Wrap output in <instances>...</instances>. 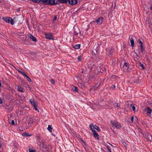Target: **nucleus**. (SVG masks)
I'll use <instances>...</instances> for the list:
<instances>
[{
    "mask_svg": "<svg viewBox=\"0 0 152 152\" xmlns=\"http://www.w3.org/2000/svg\"><path fill=\"white\" fill-rule=\"evenodd\" d=\"M10 20L9 22V23H10L12 25H13L14 24V22L12 18H10Z\"/></svg>",
    "mask_w": 152,
    "mask_h": 152,
    "instance_id": "29",
    "label": "nucleus"
},
{
    "mask_svg": "<svg viewBox=\"0 0 152 152\" xmlns=\"http://www.w3.org/2000/svg\"><path fill=\"white\" fill-rule=\"evenodd\" d=\"M50 82L51 83L53 84H55V80L53 79H51L50 80Z\"/></svg>",
    "mask_w": 152,
    "mask_h": 152,
    "instance_id": "32",
    "label": "nucleus"
},
{
    "mask_svg": "<svg viewBox=\"0 0 152 152\" xmlns=\"http://www.w3.org/2000/svg\"><path fill=\"white\" fill-rule=\"evenodd\" d=\"M147 110V115L149 116H151V114L152 111V110L149 107H147L146 108Z\"/></svg>",
    "mask_w": 152,
    "mask_h": 152,
    "instance_id": "10",
    "label": "nucleus"
},
{
    "mask_svg": "<svg viewBox=\"0 0 152 152\" xmlns=\"http://www.w3.org/2000/svg\"><path fill=\"white\" fill-rule=\"evenodd\" d=\"M22 135L23 136H25L26 137H27L28 136H30L28 134V133H27L26 132L23 133L22 134Z\"/></svg>",
    "mask_w": 152,
    "mask_h": 152,
    "instance_id": "27",
    "label": "nucleus"
},
{
    "mask_svg": "<svg viewBox=\"0 0 152 152\" xmlns=\"http://www.w3.org/2000/svg\"><path fill=\"white\" fill-rule=\"evenodd\" d=\"M27 37L26 36H24L23 37V39H25V40H24V43L25 44V45H29L30 44V42H28V43H27L26 42L28 41V39H27Z\"/></svg>",
    "mask_w": 152,
    "mask_h": 152,
    "instance_id": "16",
    "label": "nucleus"
},
{
    "mask_svg": "<svg viewBox=\"0 0 152 152\" xmlns=\"http://www.w3.org/2000/svg\"><path fill=\"white\" fill-rule=\"evenodd\" d=\"M144 137L145 138H147L150 142L152 141V136L151 134L146 133L145 134Z\"/></svg>",
    "mask_w": 152,
    "mask_h": 152,
    "instance_id": "5",
    "label": "nucleus"
},
{
    "mask_svg": "<svg viewBox=\"0 0 152 152\" xmlns=\"http://www.w3.org/2000/svg\"><path fill=\"white\" fill-rule=\"evenodd\" d=\"M124 66H126V67H127L128 68V66H129V64L127 63L126 62H125L124 63Z\"/></svg>",
    "mask_w": 152,
    "mask_h": 152,
    "instance_id": "30",
    "label": "nucleus"
},
{
    "mask_svg": "<svg viewBox=\"0 0 152 152\" xmlns=\"http://www.w3.org/2000/svg\"><path fill=\"white\" fill-rule=\"evenodd\" d=\"M111 88L113 90L115 89V86L114 85H112L111 86Z\"/></svg>",
    "mask_w": 152,
    "mask_h": 152,
    "instance_id": "37",
    "label": "nucleus"
},
{
    "mask_svg": "<svg viewBox=\"0 0 152 152\" xmlns=\"http://www.w3.org/2000/svg\"><path fill=\"white\" fill-rule=\"evenodd\" d=\"M27 80L28 82H31V79L27 76L26 77Z\"/></svg>",
    "mask_w": 152,
    "mask_h": 152,
    "instance_id": "34",
    "label": "nucleus"
},
{
    "mask_svg": "<svg viewBox=\"0 0 152 152\" xmlns=\"http://www.w3.org/2000/svg\"><path fill=\"white\" fill-rule=\"evenodd\" d=\"M57 2V1H56V0H49L48 5L50 4L51 5H53L56 4Z\"/></svg>",
    "mask_w": 152,
    "mask_h": 152,
    "instance_id": "6",
    "label": "nucleus"
},
{
    "mask_svg": "<svg viewBox=\"0 0 152 152\" xmlns=\"http://www.w3.org/2000/svg\"><path fill=\"white\" fill-rule=\"evenodd\" d=\"M110 123L113 127H115L117 129H119L121 127L120 123L116 121L115 120L111 121Z\"/></svg>",
    "mask_w": 152,
    "mask_h": 152,
    "instance_id": "1",
    "label": "nucleus"
},
{
    "mask_svg": "<svg viewBox=\"0 0 152 152\" xmlns=\"http://www.w3.org/2000/svg\"><path fill=\"white\" fill-rule=\"evenodd\" d=\"M96 129L97 130V131L98 132H100V129H99V128L97 126H96V125H95V128L94 129Z\"/></svg>",
    "mask_w": 152,
    "mask_h": 152,
    "instance_id": "28",
    "label": "nucleus"
},
{
    "mask_svg": "<svg viewBox=\"0 0 152 152\" xmlns=\"http://www.w3.org/2000/svg\"><path fill=\"white\" fill-rule=\"evenodd\" d=\"M10 17H3V19L7 23H9L10 19V18H11Z\"/></svg>",
    "mask_w": 152,
    "mask_h": 152,
    "instance_id": "15",
    "label": "nucleus"
},
{
    "mask_svg": "<svg viewBox=\"0 0 152 152\" xmlns=\"http://www.w3.org/2000/svg\"><path fill=\"white\" fill-rule=\"evenodd\" d=\"M17 70L19 73H20L21 74H22V73L23 72H22V71H21L19 69H17Z\"/></svg>",
    "mask_w": 152,
    "mask_h": 152,
    "instance_id": "42",
    "label": "nucleus"
},
{
    "mask_svg": "<svg viewBox=\"0 0 152 152\" xmlns=\"http://www.w3.org/2000/svg\"><path fill=\"white\" fill-rule=\"evenodd\" d=\"M77 59H78V61H81V56H79L78 57V58H77Z\"/></svg>",
    "mask_w": 152,
    "mask_h": 152,
    "instance_id": "38",
    "label": "nucleus"
},
{
    "mask_svg": "<svg viewBox=\"0 0 152 152\" xmlns=\"http://www.w3.org/2000/svg\"><path fill=\"white\" fill-rule=\"evenodd\" d=\"M106 54L109 56H111L114 51V50L111 47H109L106 48Z\"/></svg>",
    "mask_w": 152,
    "mask_h": 152,
    "instance_id": "2",
    "label": "nucleus"
},
{
    "mask_svg": "<svg viewBox=\"0 0 152 152\" xmlns=\"http://www.w3.org/2000/svg\"><path fill=\"white\" fill-rule=\"evenodd\" d=\"M117 107H120L119 106V105L118 104V103L117 104Z\"/></svg>",
    "mask_w": 152,
    "mask_h": 152,
    "instance_id": "52",
    "label": "nucleus"
},
{
    "mask_svg": "<svg viewBox=\"0 0 152 152\" xmlns=\"http://www.w3.org/2000/svg\"><path fill=\"white\" fill-rule=\"evenodd\" d=\"M140 66L142 67L143 69H144L145 67L144 65L141 64V62L140 63Z\"/></svg>",
    "mask_w": 152,
    "mask_h": 152,
    "instance_id": "33",
    "label": "nucleus"
},
{
    "mask_svg": "<svg viewBox=\"0 0 152 152\" xmlns=\"http://www.w3.org/2000/svg\"><path fill=\"white\" fill-rule=\"evenodd\" d=\"M92 132L93 133V135H94V137L95 138H96L97 139L99 140V135L97 133L96 131L95 130H93Z\"/></svg>",
    "mask_w": 152,
    "mask_h": 152,
    "instance_id": "11",
    "label": "nucleus"
},
{
    "mask_svg": "<svg viewBox=\"0 0 152 152\" xmlns=\"http://www.w3.org/2000/svg\"><path fill=\"white\" fill-rule=\"evenodd\" d=\"M36 138L38 142H41V137L40 135L39 134L37 135L36 137Z\"/></svg>",
    "mask_w": 152,
    "mask_h": 152,
    "instance_id": "19",
    "label": "nucleus"
},
{
    "mask_svg": "<svg viewBox=\"0 0 152 152\" xmlns=\"http://www.w3.org/2000/svg\"><path fill=\"white\" fill-rule=\"evenodd\" d=\"M141 50L142 53L143 54H145V51L144 48L143 47V46L140 45Z\"/></svg>",
    "mask_w": 152,
    "mask_h": 152,
    "instance_id": "18",
    "label": "nucleus"
},
{
    "mask_svg": "<svg viewBox=\"0 0 152 152\" xmlns=\"http://www.w3.org/2000/svg\"><path fill=\"white\" fill-rule=\"evenodd\" d=\"M135 106L136 105L134 104H131V107L132 108V110L134 112L135 111Z\"/></svg>",
    "mask_w": 152,
    "mask_h": 152,
    "instance_id": "22",
    "label": "nucleus"
},
{
    "mask_svg": "<svg viewBox=\"0 0 152 152\" xmlns=\"http://www.w3.org/2000/svg\"><path fill=\"white\" fill-rule=\"evenodd\" d=\"M61 3H66L68 2V0H58Z\"/></svg>",
    "mask_w": 152,
    "mask_h": 152,
    "instance_id": "23",
    "label": "nucleus"
},
{
    "mask_svg": "<svg viewBox=\"0 0 152 152\" xmlns=\"http://www.w3.org/2000/svg\"><path fill=\"white\" fill-rule=\"evenodd\" d=\"M129 38L130 40L131 46L132 47L134 46V41L133 39H132V37L131 38L130 37H129Z\"/></svg>",
    "mask_w": 152,
    "mask_h": 152,
    "instance_id": "17",
    "label": "nucleus"
},
{
    "mask_svg": "<svg viewBox=\"0 0 152 152\" xmlns=\"http://www.w3.org/2000/svg\"><path fill=\"white\" fill-rule=\"evenodd\" d=\"M29 37L31 39H32V40L34 42H36L37 40L36 38L34 37L31 34H30L29 36Z\"/></svg>",
    "mask_w": 152,
    "mask_h": 152,
    "instance_id": "14",
    "label": "nucleus"
},
{
    "mask_svg": "<svg viewBox=\"0 0 152 152\" xmlns=\"http://www.w3.org/2000/svg\"><path fill=\"white\" fill-rule=\"evenodd\" d=\"M112 76L114 78L115 77V75H113Z\"/></svg>",
    "mask_w": 152,
    "mask_h": 152,
    "instance_id": "53",
    "label": "nucleus"
},
{
    "mask_svg": "<svg viewBox=\"0 0 152 152\" xmlns=\"http://www.w3.org/2000/svg\"><path fill=\"white\" fill-rule=\"evenodd\" d=\"M28 123L26 128H28L32 126V125L33 123V119L32 118H29L28 119Z\"/></svg>",
    "mask_w": 152,
    "mask_h": 152,
    "instance_id": "4",
    "label": "nucleus"
},
{
    "mask_svg": "<svg viewBox=\"0 0 152 152\" xmlns=\"http://www.w3.org/2000/svg\"><path fill=\"white\" fill-rule=\"evenodd\" d=\"M103 69H104V71L106 72V69L105 68V67H103Z\"/></svg>",
    "mask_w": 152,
    "mask_h": 152,
    "instance_id": "50",
    "label": "nucleus"
},
{
    "mask_svg": "<svg viewBox=\"0 0 152 152\" xmlns=\"http://www.w3.org/2000/svg\"><path fill=\"white\" fill-rule=\"evenodd\" d=\"M2 103V100L1 99H0V104H1Z\"/></svg>",
    "mask_w": 152,
    "mask_h": 152,
    "instance_id": "49",
    "label": "nucleus"
},
{
    "mask_svg": "<svg viewBox=\"0 0 152 152\" xmlns=\"http://www.w3.org/2000/svg\"><path fill=\"white\" fill-rule=\"evenodd\" d=\"M22 74L24 76V77H26L27 75H26L24 72H23V73H22Z\"/></svg>",
    "mask_w": 152,
    "mask_h": 152,
    "instance_id": "43",
    "label": "nucleus"
},
{
    "mask_svg": "<svg viewBox=\"0 0 152 152\" xmlns=\"http://www.w3.org/2000/svg\"><path fill=\"white\" fill-rule=\"evenodd\" d=\"M112 146H113V145L109 143Z\"/></svg>",
    "mask_w": 152,
    "mask_h": 152,
    "instance_id": "57",
    "label": "nucleus"
},
{
    "mask_svg": "<svg viewBox=\"0 0 152 152\" xmlns=\"http://www.w3.org/2000/svg\"><path fill=\"white\" fill-rule=\"evenodd\" d=\"M74 34H75V35H77L78 34V33H77V32L75 31L74 32Z\"/></svg>",
    "mask_w": 152,
    "mask_h": 152,
    "instance_id": "48",
    "label": "nucleus"
},
{
    "mask_svg": "<svg viewBox=\"0 0 152 152\" xmlns=\"http://www.w3.org/2000/svg\"><path fill=\"white\" fill-rule=\"evenodd\" d=\"M69 4L71 5H74L77 4V0H68Z\"/></svg>",
    "mask_w": 152,
    "mask_h": 152,
    "instance_id": "8",
    "label": "nucleus"
},
{
    "mask_svg": "<svg viewBox=\"0 0 152 152\" xmlns=\"http://www.w3.org/2000/svg\"><path fill=\"white\" fill-rule=\"evenodd\" d=\"M72 90L73 91L77 92L78 91V88L77 87L75 86H74V88H72Z\"/></svg>",
    "mask_w": 152,
    "mask_h": 152,
    "instance_id": "26",
    "label": "nucleus"
},
{
    "mask_svg": "<svg viewBox=\"0 0 152 152\" xmlns=\"http://www.w3.org/2000/svg\"><path fill=\"white\" fill-rule=\"evenodd\" d=\"M138 41L140 43V45L143 46L142 45V42L140 40V39H138Z\"/></svg>",
    "mask_w": 152,
    "mask_h": 152,
    "instance_id": "39",
    "label": "nucleus"
},
{
    "mask_svg": "<svg viewBox=\"0 0 152 152\" xmlns=\"http://www.w3.org/2000/svg\"><path fill=\"white\" fill-rule=\"evenodd\" d=\"M9 88H10L9 90H11L12 89V88H10V87H9Z\"/></svg>",
    "mask_w": 152,
    "mask_h": 152,
    "instance_id": "54",
    "label": "nucleus"
},
{
    "mask_svg": "<svg viewBox=\"0 0 152 152\" xmlns=\"http://www.w3.org/2000/svg\"><path fill=\"white\" fill-rule=\"evenodd\" d=\"M37 105L36 106H34V109L36 111H37L38 112H39V110L37 108Z\"/></svg>",
    "mask_w": 152,
    "mask_h": 152,
    "instance_id": "31",
    "label": "nucleus"
},
{
    "mask_svg": "<svg viewBox=\"0 0 152 152\" xmlns=\"http://www.w3.org/2000/svg\"><path fill=\"white\" fill-rule=\"evenodd\" d=\"M103 18L102 17H100L99 18H98L96 20V22L98 24H101L103 21Z\"/></svg>",
    "mask_w": 152,
    "mask_h": 152,
    "instance_id": "9",
    "label": "nucleus"
},
{
    "mask_svg": "<svg viewBox=\"0 0 152 152\" xmlns=\"http://www.w3.org/2000/svg\"><path fill=\"white\" fill-rule=\"evenodd\" d=\"M6 108L7 109H8V108H7V107H6Z\"/></svg>",
    "mask_w": 152,
    "mask_h": 152,
    "instance_id": "59",
    "label": "nucleus"
},
{
    "mask_svg": "<svg viewBox=\"0 0 152 152\" xmlns=\"http://www.w3.org/2000/svg\"><path fill=\"white\" fill-rule=\"evenodd\" d=\"M121 69L122 71H125L126 70L128 69V68L126 66L123 65L122 67L121 68Z\"/></svg>",
    "mask_w": 152,
    "mask_h": 152,
    "instance_id": "24",
    "label": "nucleus"
},
{
    "mask_svg": "<svg viewBox=\"0 0 152 152\" xmlns=\"http://www.w3.org/2000/svg\"><path fill=\"white\" fill-rule=\"evenodd\" d=\"M29 101L31 105L33 106L34 107L36 106L37 105L36 104V102L34 99H30Z\"/></svg>",
    "mask_w": 152,
    "mask_h": 152,
    "instance_id": "12",
    "label": "nucleus"
},
{
    "mask_svg": "<svg viewBox=\"0 0 152 152\" xmlns=\"http://www.w3.org/2000/svg\"><path fill=\"white\" fill-rule=\"evenodd\" d=\"M131 121L132 122H133V120H134L133 116H132V117L131 118Z\"/></svg>",
    "mask_w": 152,
    "mask_h": 152,
    "instance_id": "45",
    "label": "nucleus"
},
{
    "mask_svg": "<svg viewBox=\"0 0 152 152\" xmlns=\"http://www.w3.org/2000/svg\"><path fill=\"white\" fill-rule=\"evenodd\" d=\"M45 35L46 39L52 40L54 39V37L53 36V34L51 33H45Z\"/></svg>",
    "mask_w": 152,
    "mask_h": 152,
    "instance_id": "3",
    "label": "nucleus"
},
{
    "mask_svg": "<svg viewBox=\"0 0 152 152\" xmlns=\"http://www.w3.org/2000/svg\"><path fill=\"white\" fill-rule=\"evenodd\" d=\"M89 127L90 129L92 130V132H93V130H94L95 126H94L92 124H91L90 125Z\"/></svg>",
    "mask_w": 152,
    "mask_h": 152,
    "instance_id": "21",
    "label": "nucleus"
},
{
    "mask_svg": "<svg viewBox=\"0 0 152 152\" xmlns=\"http://www.w3.org/2000/svg\"><path fill=\"white\" fill-rule=\"evenodd\" d=\"M81 141L83 142V143H84V144L86 145V141H84V140H83V139H81Z\"/></svg>",
    "mask_w": 152,
    "mask_h": 152,
    "instance_id": "44",
    "label": "nucleus"
},
{
    "mask_svg": "<svg viewBox=\"0 0 152 152\" xmlns=\"http://www.w3.org/2000/svg\"><path fill=\"white\" fill-rule=\"evenodd\" d=\"M29 152H35V150H31L30 149H29Z\"/></svg>",
    "mask_w": 152,
    "mask_h": 152,
    "instance_id": "40",
    "label": "nucleus"
},
{
    "mask_svg": "<svg viewBox=\"0 0 152 152\" xmlns=\"http://www.w3.org/2000/svg\"><path fill=\"white\" fill-rule=\"evenodd\" d=\"M17 90L18 91L21 92H23L24 91V88L21 87L20 86H17Z\"/></svg>",
    "mask_w": 152,
    "mask_h": 152,
    "instance_id": "13",
    "label": "nucleus"
},
{
    "mask_svg": "<svg viewBox=\"0 0 152 152\" xmlns=\"http://www.w3.org/2000/svg\"><path fill=\"white\" fill-rule=\"evenodd\" d=\"M40 142L41 143H42L43 144H44V141L41 140V142Z\"/></svg>",
    "mask_w": 152,
    "mask_h": 152,
    "instance_id": "47",
    "label": "nucleus"
},
{
    "mask_svg": "<svg viewBox=\"0 0 152 152\" xmlns=\"http://www.w3.org/2000/svg\"><path fill=\"white\" fill-rule=\"evenodd\" d=\"M151 9L152 10V6L151 7Z\"/></svg>",
    "mask_w": 152,
    "mask_h": 152,
    "instance_id": "56",
    "label": "nucleus"
},
{
    "mask_svg": "<svg viewBox=\"0 0 152 152\" xmlns=\"http://www.w3.org/2000/svg\"><path fill=\"white\" fill-rule=\"evenodd\" d=\"M1 145L0 144V148H1Z\"/></svg>",
    "mask_w": 152,
    "mask_h": 152,
    "instance_id": "58",
    "label": "nucleus"
},
{
    "mask_svg": "<svg viewBox=\"0 0 152 152\" xmlns=\"http://www.w3.org/2000/svg\"><path fill=\"white\" fill-rule=\"evenodd\" d=\"M52 128L51 127V126L49 125L48 126L47 129L50 132H51L52 131Z\"/></svg>",
    "mask_w": 152,
    "mask_h": 152,
    "instance_id": "25",
    "label": "nucleus"
},
{
    "mask_svg": "<svg viewBox=\"0 0 152 152\" xmlns=\"http://www.w3.org/2000/svg\"><path fill=\"white\" fill-rule=\"evenodd\" d=\"M123 144L125 147H126L127 146V145L126 143L125 142H123Z\"/></svg>",
    "mask_w": 152,
    "mask_h": 152,
    "instance_id": "41",
    "label": "nucleus"
},
{
    "mask_svg": "<svg viewBox=\"0 0 152 152\" xmlns=\"http://www.w3.org/2000/svg\"><path fill=\"white\" fill-rule=\"evenodd\" d=\"M107 150L109 151V152H111L110 148L109 146H107Z\"/></svg>",
    "mask_w": 152,
    "mask_h": 152,
    "instance_id": "36",
    "label": "nucleus"
},
{
    "mask_svg": "<svg viewBox=\"0 0 152 152\" xmlns=\"http://www.w3.org/2000/svg\"><path fill=\"white\" fill-rule=\"evenodd\" d=\"M1 83H0V87H1Z\"/></svg>",
    "mask_w": 152,
    "mask_h": 152,
    "instance_id": "55",
    "label": "nucleus"
},
{
    "mask_svg": "<svg viewBox=\"0 0 152 152\" xmlns=\"http://www.w3.org/2000/svg\"><path fill=\"white\" fill-rule=\"evenodd\" d=\"M80 44H77L75 45L73 47L75 49H79L80 48Z\"/></svg>",
    "mask_w": 152,
    "mask_h": 152,
    "instance_id": "20",
    "label": "nucleus"
},
{
    "mask_svg": "<svg viewBox=\"0 0 152 152\" xmlns=\"http://www.w3.org/2000/svg\"><path fill=\"white\" fill-rule=\"evenodd\" d=\"M79 86H81V88H85V86H84V85L82 83H80V84H79Z\"/></svg>",
    "mask_w": 152,
    "mask_h": 152,
    "instance_id": "35",
    "label": "nucleus"
},
{
    "mask_svg": "<svg viewBox=\"0 0 152 152\" xmlns=\"http://www.w3.org/2000/svg\"><path fill=\"white\" fill-rule=\"evenodd\" d=\"M36 3H39L41 1L44 5H48L49 0H37Z\"/></svg>",
    "mask_w": 152,
    "mask_h": 152,
    "instance_id": "7",
    "label": "nucleus"
},
{
    "mask_svg": "<svg viewBox=\"0 0 152 152\" xmlns=\"http://www.w3.org/2000/svg\"><path fill=\"white\" fill-rule=\"evenodd\" d=\"M152 105V104H151Z\"/></svg>",
    "mask_w": 152,
    "mask_h": 152,
    "instance_id": "60",
    "label": "nucleus"
},
{
    "mask_svg": "<svg viewBox=\"0 0 152 152\" xmlns=\"http://www.w3.org/2000/svg\"><path fill=\"white\" fill-rule=\"evenodd\" d=\"M54 20H55L56 19V16L53 19Z\"/></svg>",
    "mask_w": 152,
    "mask_h": 152,
    "instance_id": "51",
    "label": "nucleus"
},
{
    "mask_svg": "<svg viewBox=\"0 0 152 152\" xmlns=\"http://www.w3.org/2000/svg\"><path fill=\"white\" fill-rule=\"evenodd\" d=\"M14 124H15V122H14V120H12V121H11V124H12V125H14Z\"/></svg>",
    "mask_w": 152,
    "mask_h": 152,
    "instance_id": "46",
    "label": "nucleus"
}]
</instances>
